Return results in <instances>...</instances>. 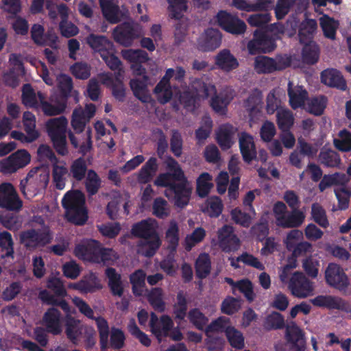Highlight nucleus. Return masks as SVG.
Here are the masks:
<instances>
[{"label":"nucleus","instance_id":"obj_16","mask_svg":"<svg viewBox=\"0 0 351 351\" xmlns=\"http://www.w3.org/2000/svg\"><path fill=\"white\" fill-rule=\"evenodd\" d=\"M285 336L289 351L306 350L304 332L294 322L287 325Z\"/></svg>","mask_w":351,"mask_h":351},{"label":"nucleus","instance_id":"obj_37","mask_svg":"<svg viewBox=\"0 0 351 351\" xmlns=\"http://www.w3.org/2000/svg\"><path fill=\"white\" fill-rule=\"evenodd\" d=\"M38 97L41 105L42 110L45 115L55 116L61 114L66 108L64 101H58L54 104L45 101V96L43 93H38Z\"/></svg>","mask_w":351,"mask_h":351},{"label":"nucleus","instance_id":"obj_14","mask_svg":"<svg viewBox=\"0 0 351 351\" xmlns=\"http://www.w3.org/2000/svg\"><path fill=\"white\" fill-rule=\"evenodd\" d=\"M30 154L25 149H20L0 161V169L3 173H12L29 163Z\"/></svg>","mask_w":351,"mask_h":351},{"label":"nucleus","instance_id":"obj_13","mask_svg":"<svg viewBox=\"0 0 351 351\" xmlns=\"http://www.w3.org/2000/svg\"><path fill=\"white\" fill-rule=\"evenodd\" d=\"M290 64L287 56H278L275 59L267 56H257L254 59V69L258 73H270L282 70Z\"/></svg>","mask_w":351,"mask_h":351},{"label":"nucleus","instance_id":"obj_47","mask_svg":"<svg viewBox=\"0 0 351 351\" xmlns=\"http://www.w3.org/2000/svg\"><path fill=\"white\" fill-rule=\"evenodd\" d=\"M115 47L109 51L107 54H104L101 58L106 62V65L112 71H117L116 76L121 77L124 74V69L121 66V62L115 56Z\"/></svg>","mask_w":351,"mask_h":351},{"label":"nucleus","instance_id":"obj_3","mask_svg":"<svg viewBox=\"0 0 351 351\" xmlns=\"http://www.w3.org/2000/svg\"><path fill=\"white\" fill-rule=\"evenodd\" d=\"M296 260L289 263L280 268L279 278L282 283L287 285V288L291 295L297 298L304 299L314 294V283L311 281L302 272L291 270L296 268Z\"/></svg>","mask_w":351,"mask_h":351},{"label":"nucleus","instance_id":"obj_58","mask_svg":"<svg viewBox=\"0 0 351 351\" xmlns=\"http://www.w3.org/2000/svg\"><path fill=\"white\" fill-rule=\"evenodd\" d=\"M277 121L279 128L282 130H287L293 124L294 118L290 110L280 108L277 110Z\"/></svg>","mask_w":351,"mask_h":351},{"label":"nucleus","instance_id":"obj_30","mask_svg":"<svg viewBox=\"0 0 351 351\" xmlns=\"http://www.w3.org/2000/svg\"><path fill=\"white\" fill-rule=\"evenodd\" d=\"M321 80L324 84L340 90L346 89V83L341 73L335 69H328L321 73Z\"/></svg>","mask_w":351,"mask_h":351},{"label":"nucleus","instance_id":"obj_35","mask_svg":"<svg viewBox=\"0 0 351 351\" xmlns=\"http://www.w3.org/2000/svg\"><path fill=\"white\" fill-rule=\"evenodd\" d=\"M216 64L222 70L229 72L237 69L239 62L228 49L221 50L216 56Z\"/></svg>","mask_w":351,"mask_h":351},{"label":"nucleus","instance_id":"obj_44","mask_svg":"<svg viewBox=\"0 0 351 351\" xmlns=\"http://www.w3.org/2000/svg\"><path fill=\"white\" fill-rule=\"evenodd\" d=\"M213 187V177L208 173L204 172L197 179V193L201 197H206Z\"/></svg>","mask_w":351,"mask_h":351},{"label":"nucleus","instance_id":"obj_34","mask_svg":"<svg viewBox=\"0 0 351 351\" xmlns=\"http://www.w3.org/2000/svg\"><path fill=\"white\" fill-rule=\"evenodd\" d=\"M288 95L291 107L294 109L304 106L307 98V92L302 86H293L291 82L288 84Z\"/></svg>","mask_w":351,"mask_h":351},{"label":"nucleus","instance_id":"obj_27","mask_svg":"<svg viewBox=\"0 0 351 351\" xmlns=\"http://www.w3.org/2000/svg\"><path fill=\"white\" fill-rule=\"evenodd\" d=\"M86 43L95 52L98 53L100 56L107 54L114 47V44L105 36L96 35L90 34L86 38Z\"/></svg>","mask_w":351,"mask_h":351},{"label":"nucleus","instance_id":"obj_8","mask_svg":"<svg viewBox=\"0 0 351 351\" xmlns=\"http://www.w3.org/2000/svg\"><path fill=\"white\" fill-rule=\"evenodd\" d=\"M216 93L215 86L211 84H206L201 80L193 82L189 91L180 95V101L186 107L195 106L200 101Z\"/></svg>","mask_w":351,"mask_h":351},{"label":"nucleus","instance_id":"obj_51","mask_svg":"<svg viewBox=\"0 0 351 351\" xmlns=\"http://www.w3.org/2000/svg\"><path fill=\"white\" fill-rule=\"evenodd\" d=\"M305 109L311 114L320 115L326 106V99L323 96L315 97L308 100Z\"/></svg>","mask_w":351,"mask_h":351},{"label":"nucleus","instance_id":"obj_54","mask_svg":"<svg viewBox=\"0 0 351 351\" xmlns=\"http://www.w3.org/2000/svg\"><path fill=\"white\" fill-rule=\"evenodd\" d=\"M25 130L29 135V141H35L38 137V132L35 130L36 117L30 112H25L23 117Z\"/></svg>","mask_w":351,"mask_h":351},{"label":"nucleus","instance_id":"obj_64","mask_svg":"<svg viewBox=\"0 0 351 351\" xmlns=\"http://www.w3.org/2000/svg\"><path fill=\"white\" fill-rule=\"evenodd\" d=\"M145 274L143 270L135 271L130 276V281L132 284L133 292L136 295H141L145 287Z\"/></svg>","mask_w":351,"mask_h":351},{"label":"nucleus","instance_id":"obj_22","mask_svg":"<svg viewBox=\"0 0 351 351\" xmlns=\"http://www.w3.org/2000/svg\"><path fill=\"white\" fill-rule=\"evenodd\" d=\"M173 73L174 71L173 69H167L165 75L154 89V93L158 101L162 104H167L172 98L173 91L169 80L173 77Z\"/></svg>","mask_w":351,"mask_h":351},{"label":"nucleus","instance_id":"obj_24","mask_svg":"<svg viewBox=\"0 0 351 351\" xmlns=\"http://www.w3.org/2000/svg\"><path fill=\"white\" fill-rule=\"evenodd\" d=\"M221 36L220 32L215 29H208L197 40V47L202 51H213L219 47Z\"/></svg>","mask_w":351,"mask_h":351},{"label":"nucleus","instance_id":"obj_28","mask_svg":"<svg viewBox=\"0 0 351 351\" xmlns=\"http://www.w3.org/2000/svg\"><path fill=\"white\" fill-rule=\"evenodd\" d=\"M99 5L104 17L110 23L115 24L123 19V14L117 0H99Z\"/></svg>","mask_w":351,"mask_h":351},{"label":"nucleus","instance_id":"obj_55","mask_svg":"<svg viewBox=\"0 0 351 351\" xmlns=\"http://www.w3.org/2000/svg\"><path fill=\"white\" fill-rule=\"evenodd\" d=\"M85 186L89 195H93L97 193L101 186V180L95 171L90 169L87 171Z\"/></svg>","mask_w":351,"mask_h":351},{"label":"nucleus","instance_id":"obj_6","mask_svg":"<svg viewBox=\"0 0 351 351\" xmlns=\"http://www.w3.org/2000/svg\"><path fill=\"white\" fill-rule=\"evenodd\" d=\"M84 202V195L81 191H74L66 193L62 203L69 221L76 225H83L86 221L88 216Z\"/></svg>","mask_w":351,"mask_h":351},{"label":"nucleus","instance_id":"obj_36","mask_svg":"<svg viewBox=\"0 0 351 351\" xmlns=\"http://www.w3.org/2000/svg\"><path fill=\"white\" fill-rule=\"evenodd\" d=\"M158 169L156 159L150 158L137 174L138 182L145 184L151 181Z\"/></svg>","mask_w":351,"mask_h":351},{"label":"nucleus","instance_id":"obj_41","mask_svg":"<svg viewBox=\"0 0 351 351\" xmlns=\"http://www.w3.org/2000/svg\"><path fill=\"white\" fill-rule=\"evenodd\" d=\"M80 293H93L101 289V285L95 274L90 273L80 280Z\"/></svg>","mask_w":351,"mask_h":351},{"label":"nucleus","instance_id":"obj_23","mask_svg":"<svg viewBox=\"0 0 351 351\" xmlns=\"http://www.w3.org/2000/svg\"><path fill=\"white\" fill-rule=\"evenodd\" d=\"M316 306L326 307L332 309L343 310L351 312V304L346 302L341 298L330 295H318L311 300Z\"/></svg>","mask_w":351,"mask_h":351},{"label":"nucleus","instance_id":"obj_11","mask_svg":"<svg viewBox=\"0 0 351 351\" xmlns=\"http://www.w3.org/2000/svg\"><path fill=\"white\" fill-rule=\"evenodd\" d=\"M66 335L73 343H76L83 334L87 338L89 346L95 343L93 338L95 330L91 327L81 324L80 321L71 316H67L66 319Z\"/></svg>","mask_w":351,"mask_h":351},{"label":"nucleus","instance_id":"obj_53","mask_svg":"<svg viewBox=\"0 0 351 351\" xmlns=\"http://www.w3.org/2000/svg\"><path fill=\"white\" fill-rule=\"evenodd\" d=\"M195 269L197 276L200 278H204L210 273V261L209 256L203 253L201 254L195 263Z\"/></svg>","mask_w":351,"mask_h":351},{"label":"nucleus","instance_id":"obj_19","mask_svg":"<svg viewBox=\"0 0 351 351\" xmlns=\"http://www.w3.org/2000/svg\"><path fill=\"white\" fill-rule=\"evenodd\" d=\"M219 25L226 32L233 34H243L247 28L244 21L226 11H220L217 15Z\"/></svg>","mask_w":351,"mask_h":351},{"label":"nucleus","instance_id":"obj_1","mask_svg":"<svg viewBox=\"0 0 351 351\" xmlns=\"http://www.w3.org/2000/svg\"><path fill=\"white\" fill-rule=\"evenodd\" d=\"M168 172L160 174L154 184L158 186L167 187L165 194L170 198L173 197L175 204L180 208L188 204L191 195V188L180 165L172 158L165 161Z\"/></svg>","mask_w":351,"mask_h":351},{"label":"nucleus","instance_id":"obj_12","mask_svg":"<svg viewBox=\"0 0 351 351\" xmlns=\"http://www.w3.org/2000/svg\"><path fill=\"white\" fill-rule=\"evenodd\" d=\"M143 34L141 26L127 23L117 26L112 32L114 40L124 47L132 46L134 40Z\"/></svg>","mask_w":351,"mask_h":351},{"label":"nucleus","instance_id":"obj_59","mask_svg":"<svg viewBox=\"0 0 351 351\" xmlns=\"http://www.w3.org/2000/svg\"><path fill=\"white\" fill-rule=\"evenodd\" d=\"M284 325L285 321L282 315L277 312H273L268 315L263 323V327L267 330L280 329Z\"/></svg>","mask_w":351,"mask_h":351},{"label":"nucleus","instance_id":"obj_42","mask_svg":"<svg viewBox=\"0 0 351 351\" xmlns=\"http://www.w3.org/2000/svg\"><path fill=\"white\" fill-rule=\"evenodd\" d=\"M169 3V16L176 20L182 19L187 10L186 0H167Z\"/></svg>","mask_w":351,"mask_h":351},{"label":"nucleus","instance_id":"obj_15","mask_svg":"<svg viewBox=\"0 0 351 351\" xmlns=\"http://www.w3.org/2000/svg\"><path fill=\"white\" fill-rule=\"evenodd\" d=\"M326 283L339 291H345L350 282L343 269L336 263H330L325 270Z\"/></svg>","mask_w":351,"mask_h":351},{"label":"nucleus","instance_id":"obj_46","mask_svg":"<svg viewBox=\"0 0 351 351\" xmlns=\"http://www.w3.org/2000/svg\"><path fill=\"white\" fill-rule=\"evenodd\" d=\"M179 228L175 220H171L166 231V239L168 242V248L171 252L176 251L179 242Z\"/></svg>","mask_w":351,"mask_h":351},{"label":"nucleus","instance_id":"obj_40","mask_svg":"<svg viewBox=\"0 0 351 351\" xmlns=\"http://www.w3.org/2000/svg\"><path fill=\"white\" fill-rule=\"evenodd\" d=\"M319 24L324 36L328 38L334 40L337 29L339 27V22L328 15H323L319 18Z\"/></svg>","mask_w":351,"mask_h":351},{"label":"nucleus","instance_id":"obj_43","mask_svg":"<svg viewBox=\"0 0 351 351\" xmlns=\"http://www.w3.org/2000/svg\"><path fill=\"white\" fill-rule=\"evenodd\" d=\"M234 128L229 125H221L217 134V141L222 149H227L230 148L232 144V134Z\"/></svg>","mask_w":351,"mask_h":351},{"label":"nucleus","instance_id":"obj_18","mask_svg":"<svg viewBox=\"0 0 351 351\" xmlns=\"http://www.w3.org/2000/svg\"><path fill=\"white\" fill-rule=\"evenodd\" d=\"M275 39L269 37L266 34L256 30L254 38L247 44V49L250 54L268 53L276 48Z\"/></svg>","mask_w":351,"mask_h":351},{"label":"nucleus","instance_id":"obj_57","mask_svg":"<svg viewBox=\"0 0 351 351\" xmlns=\"http://www.w3.org/2000/svg\"><path fill=\"white\" fill-rule=\"evenodd\" d=\"M304 46L302 50L303 58L308 64L315 63L319 58V49L313 41L302 43Z\"/></svg>","mask_w":351,"mask_h":351},{"label":"nucleus","instance_id":"obj_9","mask_svg":"<svg viewBox=\"0 0 351 351\" xmlns=\"http://www.w3.org/2000/svg\"><path fill=\"white\" fill-rule=\"evenodd\" d=\"M49 182V174L43 168L36 167L32 169L27 175L26 178L21 180L20 189L23 195L27 198L33 197L35 191L29 192L30 189H37L45 188Z\"/></svg>","mask_w":351,"mask_h":351},{"label":"nucleus","instance_id":"obj_48","mask_svg":"<svg viewBox=\"0 0 351 351\" xmlns=\"http://www.w3.org/2000/svg\"><path fill=\"white\" fill-rule=\"evenodd\" d=\"M319 160L321 164L328 167H337L341 163L339 155L332 150L322 149L319 154Z\"/></svg>","mask_w":351,"mask_h":351},{"label":"nucleus","instance_id":"obj_5","mask_svg":"<svg viewBox=\"0 0 351 351\" xmlns=\"http://www.w3.org/2000/svg\"><path fill=\"white\" fill-rule=\"evenodd\" d=\"M74 253L84 261L95 263H112L118 258L117 253L110 248H104L95 240L84 241L78 244Z\"/></svg>","mask_w":351,"mask_h":351},{"label":"nucleus","instance_id":"obj_45","mask_svg":"<svg viewBox=\"0 0 351 351\" xmlns=\"http://www.w3.org/2000/svg\"><path fill=\"white\" fill-rule=\"evenodd\" d=\"M226 336L230 346L234 348L241 350L245 346L244 337L241 332L233 326L227 327Z\"/></svg>","mask_w":351,"mask_h":351},{"label":"nucleus","instance_id":"obj_7","mask_svg":"<svg viewBox=\"0 0 351 351\" xmlns=\"http://www.w3.org/2000/svg\"><path fill=\"white\" fill-rule=\"evenodd\" d=\"M272 215L277 226L283 228H295L301 226L305 219L304 213L298 209L289 212L282 202H276L272 207Z\"/></svg>","mask_w":351,"mask_h":351},{"label":"nucleus","instance_id":"obj_62","mask_svg":"<svg viewBox=\"0 0 351 351\" xmlns=\"http://www.w3.org/2000/svg\"><path fill=\"white\" fill-rule=\"evenodd\" d=\"M334 145L339 151H351V133L346 130L339 132L338 137L334 139Z\"/></svg>","mask_w":351,"mask_h":351},{"label":"nucleus","instance_id":"obj_60","mask_svg":"<svg viewBox=\"0 0 351 351\" xmlns=\"http://www.w3.org/2000/svg\"><path fill=\"white\" fill-rule=\"evenodd\" d=\"M86 171L87 167L86 162L82 158L75 160L70 167L71 175L77 181H80L84 178L87 173Z\"/></svg>","mask_w":351,"mask_h":351},{"label":"nucleus","instance_id":"obj_2","mask_svg":"<svg viewBox=\"0 0 351 351\" xmlns=\"http://www.w3.org/2000/svg\"><path fill=\"white\" fill-rule=\"evenodd\" d=\"M96 112L95 106L93 104H87L85 107L78 106L72 113L71 125L74 132L69 131L68 136L71 145L75 148H78L79 152L83 155L87 154L92 149L91 131L88 129L82 134L86 124L95 116Z\"/></svg>","mask_w":351,"mask_h":351},{"label":"nucleus","instance_id":"obj_17","mask_svg":"<svg viewBox=\"0 0 351 351\" xmlns=\"http://www.w3.org/2000/svg\"><path fill=\"white\" fill-rule=\"evenodd\" d=\"M0 207L10 210H18L22 207V202L10 183L3 182L0 184Z\"/></svg>","mask_w":351,"mask_h":351},{"label":"nucleus","instance_id":"obj_32","mask_svg":"<svg viewBox=\"0 0 351 351\" xmlns=\"http://www.w3.org/2000/svg\"><path fill=\"white\" fill-rule=\"evenodd\" d=\"M233 97V90L230 88H226L219 95H216L212 98L210 105L216 112L223 114L226 113L227 106L230 104Z\"/></svg>","mask_w":351,"mask_h":351},{"label":"nucleus","instance_id":"obj_31","mask_svg":"<svg viewBox=\"0 0 351 351\" xmlns=\"http://www.w3.org/2000/svg\"><path fill=\"white\" fill-rule=\"evenodd\" d=\"M69 175L66 164L63 160H59L52 165L53 183L57 189H64Z\"/></svg>","mask_w":351,"mask_h":351},{"label":"nucleus","instance_id":"obj_61","mask_svg":"<svg viewBox=\"0 0 351 351\" xmlns=\"http://www.w3.org/2000/svg\"><path fill=\"white\" fill-rule=\"evenodd\" d=\"M302 267L308 276L316 278L318 274L319 261L316 255H311L302 261Z\"/></svg>","mask_w":351,"mask_h":351},{"label":"nucleus","instance_id":"obj_20","mask_svg":"<svg viewBox=\"0 0 351 351\" xmlns=\"http://www.w3.org/2000/svg\"><path fill=\"white\" fill-rule=\"evenodd\" d=\"M149 326L151 332L161 342L162 337L169 336L173 327V322L168 315H163L158 318L154 313H152Z\"/></svg>","mask_w":351,"mask_h":351},{"label":"nucleus","instance_id":"obj_56","mask_svg":"<svg viewBox=\"0 0 351 351\" xmlns=\"http://www.w3.org/2000/svg\"><path fill=\"white\" fill-rule=\"evenodd\" d=\"M163 292L160 288L153 289L148 295V300L152 307L159 312L165 309V303L163 300Z\"/></svg>","mask_w":351,"mask_h":351},{"label":"nucleus","instance_id":"obj_50","mask_svg":"<svg viewBox=\"0 0 351 351\" xmlns=\"http://www.w3.org/2000/svg\"><path fill=\"white\" fill-rule=\"evenodd\" d=\"M122 57L127 61L134 64L145 62L149 60L148 54L141 49H125L121 51Z\"/></svg>","mask_w":351,"mask_h":351},{"label":"nucleus","instance_id":"obj_25","mask_svg":"<svg viewBox=\"0 0 351 351\" xmlns=\"http://www.w3.org/2000/svg\"><path fill=\"white\" fill-rule=\"evenodd\" d=\"M149 84L151 83L149 82L147 75H144L142 80L134 77L130 81V86L134 95L143 103H149L152 101V97L148 89V85Z\"/></svg>","mask_w":351,"mask_h":351},{"label":"nucleus","instance_id":"obj_33","mask_svg":"<svg viewBox=\"0 0 351 351\" xmlns=\"http://www.w3.org/2000/svg\"><path fill=\"white\" fill-rule=\"evenodd\" d=\"M239 147L243 160L251 162L256 155L255 145L252 136L245 132L239 135Z\"/></svg>","mask_w":351,"mask_h":351},{"label":"nucleus","instance_id":"obj_4","mask_svg":"<svg viewBox=\"0 0 351 351\" xmlns=\"http://www.w3.org/2000/svg\"><path fill=\"white\" fill-rule=\"evenodd\" d=\"M156 221L153 219L143 220L133 226L132 233L143 239L138 245L139 254L152 256L160 247L161 242L156 232Z\"/></svg>","mask_w":351,"mask_h":351},{"label":"nucleus","instance_id":"obj_21","mask_svg":"<svg viewBox=\"0 0 351 351\" xmlns=\"http://www.w3.org/2000/svg\"><path fill=\"white\" fill-rule=\"evenodd\" d=\"M219 246L224 252L237 251L240 247V240L234 233L233 228L225 225L217 231Z\"/></svg>","mask_w":351,"mask_h":351},{"label":"nucleus","instance_id":"obj_26","mask_svg":"<svg viewBox=\"0 0 351 351\" xmlns=\"http://www.w3.org/2000/svg\"><path fill=\"white\" fill-rule=\"evenodd\" d=\"M43 324L48 332L59 335L62 331L60 312L55 308H49L43 315Z\"/></svg>","mask_w":351,"mask_h":351},{"label":"nucleus","instance_id":"obj_10","mask_svg":"<svg viewBox=\"0 0 351 351\" xmlns=\"http://www.w3.org/2000/svg\"><path fill=\"white\" fill-rule=\"evenodd\" d=\"M21 243L29 250L43 247L52 240L49 228L43 226L22 232L20 234Z\"/></svg>","mask_w":351,"mask_h":351},{"label":"nucleus","instance_id":"obj_52","mask_svg":"<svg viewBox=\"0 0 351 351\" xmlns=\"http://www.w3.org/2000/svg\"><path fill=\"white\" fill-rule=\"evenodd\" d=\"M97 326L99 333L101 349L104 351L109 347L108 337L109 327L106 319L101 317L95 318Z\"/></svg>","mask_w":351,"mask_h":351},{"label":"nucleus","instance_id":"obj_29","mask_svg":"<svg viewBox=\"0 0 351 351\" xmlns=\"http://www.w3.org/2000/svg\"><path fill=\"white\" fill-rule=\"evenodd\" d=\"M68 121L64 117L49 119L46 123L47 132L51 140L66 136Z\"/></svg>","mask_w":351,"mask_h":351},{"label":"nucleus","instance_id":"obj_63","mask_svg":"<svg viewBox=\"0 0 351 351\" xmlns=\"http://www.w3.org/2000/svg\"><path fill=\"white\" fill-rule=\"evenodd\" d=\"M39 93L36 94L29 84L24 85L22 94L23 103L27 106L36 107L40 102Z\"/></svg>","mask_w":351,"mask_h":351},{"label":"nucleus","instance_id":"obj_38","mask_svg":"<svg viewBox=\"0 0 351 351\" xmlns=\"http://www.w3.org/2000/svg\"><path fill=\"white\" fill-rule=\"evenodd\" d=\"M317 29V23L315 20L308 19L303 21L299 29V39L301 43L312 41L313 36Z\"/></svg>","mask_w":351,"mask_h":351},{"label":"nucleus","instance_id":"obj_49","mask_svg":"<svg viewBox=\"0 0 351 351\" xmlns=\"http://www.w3.org/2000/svg\"><path fill=\"white\" fill-rule=\"evenodd\" d=\"M206 237V231L199 227L195 228L191 234L186 235L184 239V247L186 251H190L194 246L202 242Z\"/></svg>","mask_w":351,"mask_h":351},{"label":"nucleus","instance_id":"obj_39","mask_svg":"<svg viewBox=\"0 0 351 351\" xmlns=\"http://www.w3.org/2000/svg\"><path fill=\"white\" fill-rule=\"evenodd\" d=\"M223 204L217 196H213L207 199L202 206V210L211 217H218L222 211Z\"/></svg>","mask_w":351,"mask_h":351}]
</instances>
